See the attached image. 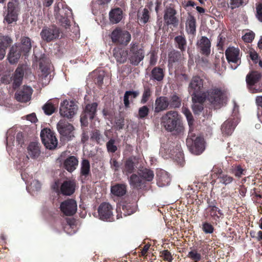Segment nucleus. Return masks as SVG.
<instances>
[{
    "label": "nucleus",
    "instance_id": "1",
    "mask_svg": "<svg viewBox=\"0 0 262 262\" xmlns=\"http://www.w3.org/2000/svg\"><path fill=\"white\" fill-rule=\"evenodd\" d=\"M203 83H190L188 91L192 95V108L194 114H199L203 110V103L206 99Z\"/></svg>",
    "mask_w": 262,
    "mask_h": 262
},
{
    "label": "nucleus",
    "instance_id": "2",
    "mask_svg": "<svg viewBox=\"0 0 262 262\" xmlns=\"http://www.w3.org/2000/svg\"><path fill=\"white\" fill-rule=\"evenodd\" d=\"M205 93L206 99L216 109L221 108L227 102L228 93L226 91L219 89H214L210 90Z\"/></svg>",
    "mask_w": 262,
    "mask_h": 262
},
{
    "label": "nucleus",
    "instance_id": "3",
    "mask_svg": "<svg viewBox=\"0 0 262 262\" xmlns=\"http://www.w3.org/2000/svg\"><path fill=\"white\" fill-rule=\"evenodd\" d=\"M179 115L176 111H169L161 118V124L167 130L172 132L181 129Z\"/></svg>",
    "mask_w": 262,
    "mask_h": 262
},
{
    "label": "nucleus",
    "instance_id": "4",
    "mask_svg": "<svg viewBox=\"0 0 262 262\" xmlns=\"http://www.w3.org/2000/svg\"><path fill=\"white\" fill-rule=\"evenodd\" d=\"M144 51L139 43L133 41L129 45L128 51V58L130 63L134 66H137L144 57Z\"/></svg>",
    "mask_w": 262,
    "mask_h": 262
},
{
    "label": "nucleus",
    "instance_id": "5",
    "mask_svg": "<svg viewBox=\"0 0 262 262\" xmlns=\"http://www.w3.org/2000/svg\"><path fill=\"white\" fill-rule=\"evenodd\" d=\"M39 72L38 76L41 80L49 81L52 79V75L51 74V62L49 58L45 54L41 55L38 59Z\"/></svg>",
    "mask_w": 262,
    "mask_h": 262
},
{
    "label": "nucleus",
    "instance_id": "6",
    "mask_svg": "<svg viewBox=\"0 0 262 262\" xmlns=\"http://www.w3.org/2000/svg\"><path fill=\"white\" fill-rule=\"evenodd\" d=\"M186 144L191 151L195 155L201 154L205 149L203 138L200 137H195L192 130L189 132L186 139Z\"/></svg>",
    "mask_w": 262,
    "mask_h": 262
},
{
    "label": "nucleus",
    "instance_id": "7",
    "mask_svg": "<svg viewBox=\"0 0 262 262\" xmlns=\"http://www.w3.org/2000/svg\"><path fill=\"white\" fill-rule=\"evenodd\" d=\"M111 38L114 43L126 46L131 40V34L126 30L116 28L112 32Z\"/></svg>",
    "mask_w": 262,
    "mask_h": 262
},
{
    "label": "nucleus",
    "instance_id": "8",
    "mask_svg": "<svg viewBox=\"0 0 262 262\" xmlns=\"http://www.w3.org/2000/svg\"><path fill=\"white\" fill-rule=\"evenodd\" d=\"M61 31L56 25H53L44 27L40 32L42 39L47 42L55 40L59 37Z\"/></svg>",
    "mask_w": 262,
    "mask_h": 262
},
{
    "label": "nucleus",
    "instance_id": "9",
    "mask_svg": "<svg viewBox=\"0 0 262 262\" xmlns=\"http://www.w3.org/2000/svg\"><path fill=\"white\" fill-rule=\"evenodd\" d=\"M40 137L45 146L49 149H53L57 147V140L55 133L49 128H44L40 133Z\"/></svg>",
    "mask_w": 262,
    "mask_h": 262
},
{
    "label": "nucleus",
    "instance_id": "10",
    "mask_svg": "<svg viewBox=\"0 0 262 262\" xmlns=\"http://www.w3.org/2000/svg\"><path fill=\"white\" fill-rule=\"evenodd\" d=\"M225 56L229 63H234L235 65L233 67L231 65L233 69H235L241 64V52L238 48L229 47L225 51Z\"/></svg>",
    "mask_w": 262,
    "mask_h": 262
},
{
    "label": "nucleus",
    "instance_id": "11",
    "mask_svg": "<svg viewBox=\"0 0 262 262\" xmlns=\"http://www.w3.org/2000/svg\"><path fill=\"white\" fill-rule=\"evenodd\" d=\"M57 128L60 135L65 140H70L74 137L73 126L64 120H61L57 124Z\"/></svg>",
    "mask_w": 262,
    "mask_h": 262
},
{
    "label": "nucleus",
    "instance_id": "12",
    "mask_svg": "<svg viewBox=\"0 0 262 262\" xmlns=\"http://www.w3.org/2000/svg\"><path fill=\"white\" fill-rule=\"evenodd\" d=\"M77 110V106L74 101L64 100L60 104V114L61 116L68 118L73 117Z\"/></svg>",
    "mask_w": 262,
    "mask_h": 262
},
{
    "label": "nucleus",
    "instance_id": "13",
    "mask_svg": "<svg viewBox=\"0 0 262 262\" xmlns=\"http://www.w3.org/2000/svg\"><path fill=\"white\" fill-rule=\"evenodd\" d=\"M183 57L180 52L176 50L170 51L168 55V67L176 70L183 64Z\"/></svg>",
    "mask_w": 262,
    "mask_h": 262
},
{
    "label": "nucleus",
    "instance_id": "14",
    "mask_svg": "<svg viewBox=\"0 0 262 262\" xmlns=\"http://www.w3.org/2000/svg\"><path fill=\"white\" fill-rule=\"evenodd\" d=\"M60 209L61 211L66 216H72L77 211V203L73 199H67L61 202Z\"/></svg>",
    "mask_w": 262,
    "mask_h": 262
},
{
    "label": "nucleus",
    "instance_id": "15",
    "mask_svg": "<svg viewBox=\"0 0 262 262\" xmlns=\"http://www.w3.org/2000/svg\"><path fill=\"white\" fill-rule=\"evenodd\" d=\"M107 82L111 81V76L108 73L101 69H96L89 74L87 81L93 82Z\"/></svg>",
    "mask_w": 262,
    "mask_h": 262
},
{
    "label": "nucleus",
    "instance_id": "16",
    "mask_svg": "<svg viewBox=\"0 0 262 262\" xmlns=\"http://www.w3.org/2000/svg\"><path fill=\"white\" fill-rule=\"evenodd\" d=\"M7 14L5 19L8 24L12 23L17 18L18 2L17 1L9 2L7 5Z\"/></svg>",
    "mask_w": 262,
    "mask_h": 262
},
{
    "label": "nucleus",
    "instance_id": "17",
    "mask_svg": "<svg viewBox=\"0 0 262 262\" xmlns=\"http://www.w3.org/2000/svg\"><path fill=\"white\" fill-rule=\"evenodd\" d=\"M33 90L31 87L24 85L15 94V98L20 102H27L31 100Z\"/></svg>",
    "mask_w": 262,
    "mask_h": 262
},
{
    "label": "nucleus",
    "instance_id": "18",
    "mask_svg": "<svg viewBox=\"0 0 262 262\" xmlns=\"http://www.w3.org/2000/svg\"><path fill=\"white\" fill-rule=\"evenodd\" d=\"M97 106L98 104L96 102L92 104H89L86 105L84 110V113L81 115L80 118V122L82 125H87L88 123L87 121L88 117H89L90 120H92L94 118Z\"/></svg>",
    "mask_w": 262,
    "mask_h": 262
},
{
    "label": "nucleus",
    "instance_id": "19",
    "mask_svg": "<svg viewBox=\"0 0 262 262\" xmlns=\"http://www.w3.org/2000/svg\"><path fill=\"white\" fill-rule=\"evenodd\" d=\"M177 11L173 7H167L164 11L163 16L165 23L167 25H172L177 27L178 25L179 20L176 16Z\"/></svg>",
    "mask_w": 262,
    "mask_h": 262
},
{
    "label": "nucleus",
    "instance_id": "20",
    "mask_svg": "<svg viewBox=\"0 0 262 262\" xmlns=\"http://www.w3.org/2000/svg\"><path fill=\"white\" fill-rule=\"evenodd\" d=\"M75 186L74 181L66 180L61 185L60 189L57 188L56 191L64 195H71L75 192Z\"/></svg>",
    "mask_w": 262,
    "mask_h": 262
},
{
    "label": "nucleus",
    "instance_id": "21",
    "mask_svg": "<svg viewBox=\"0 0 262 262\" xmlns=\"http://www.w3.org/2000/svg\"><path fill=\"white\" fill-rule=\"evenodd\" d=\"M197 48L201 54L208 56L210 54L211 42L206 36H202L196 43Z\"/></svg>",
    "mask_w": 262,
    "mask_h": 262
},
{
    "label": "nucleus",
    "instance_id": "22",
    "mask_svg": "<svg viewBox=\"0 0 262 262\" xmlns=\"http://www.w3.org/2000/svg\"><path fill=\"white\" fill-rule=\"evenodd\" d=\"M98 213L101 220L110 219L113 215L112 206L107 203H102L99 207Z\"/></svg>",
    "mask_w": 262,
    "mask_h": 262
},
{
    "label": "nucleus",
    "instance_id": "23",
    "mask_svg": "<svg viewBox=\"0 0 262 262\" xmlns=\"http://www.w3.org/2000/svg\"><path fill=\"white\" fill-rule=\"evenodd\" d=\"M23 52L18 48L17 45L12 46L8 54L7 59L10 63L13 64L18 62Z\"/></svg>",
    "mask_w": 262,
    "mask_h": 262
},
{
    "label": "nucleus",
    "instance_id": "24",
    "mask_svg": "<svg viewBox=\"0 0 262 262\" xmlns=\"http://www.w3.org/2000/svg\"><path fill=\"white\" fill-rule=\"evenodd\" d=\"M12 42V39L8 36H3L0 38V60L4 58L6 50Z\"/></svg>",
    "mask_w": 262,
    "mask_h": 262
},
{
    "label": "nucleus",
    "instance_id": "25",
    "mask_svg": "<svg viewBox=\"0 0 262 262\" xmlns=\"http://www.w3.org/2000/svg\"><path fill=\"white\" fill-rule=\"evenodd\" d=\"M17 47L23 52L24 55L26 56L31 49V39L28 37L23 36L21 38L20 43L17 45Z\"/></svg>",
    "mask_w": 262,
    "mask_h": 262
},
{
    "label": "nucleus",
    "instance_id": "26",
    "mask_svg": "<svg viewBox=\"0 0 262 262\" xmlns=\"http://www.w3.org/2000/svg\"><path fill=\"white\" fill-rule=\"evenodd\" d=\"M113 56L117 62L124 63L127 58L128 51L122 48H115L113 50Z\"/></svg>",
    "mask_w": 262,
    "mask_h": 262
},
{
    "label": "nucleus",
    "instance_id": "27",
    "mask_svg": "<svg viewBox=\"0 0 262 262\" xmlns=\"http://www.w3.org/2000/svg\"><path fill=\"white\" fill-rule=\"evenodd\" d=\"M78 164V160L77 158L71 156L68 157L63 162L64 168L69 172L73 171L77 167Z\"/></svg>",
    "mask_w": 262,
    "mask_h": 262
},
{
    "label": "nucleus",
    "instance_id": "28",
    "mask_svg": "<svg viewBox=\"0 0 262 262\" xmlns=\"http://www.w3.org/2000/svg\"><path fill=\"white\" fill-rule=\"evenodd\" d=\"M123 17V12L121 8L112 9L109 13V18L111 23L115 24L119 23Z\"/></svg>",
    "mask_w": 262,
    "mask_h": 262
},
{
    "label": "nucleus",
    "instance_id": "29",
    "mask_svg": "<svg viewBox=\"0 0 262 262\" xmlns=\"http://www.w3.org/2000/svg\"><path fill=\"white\" fill-rule=\"evenodd\" d=\"M64 10L63 9V10H61L60 12V9L58 5L54 7V11L56 12V15H57L58 12L60 15L61 18H59L60 22L65 26L69 25L70 20L69 17L72 14V11L71 9L67 8V10L65 11L66 12H64V15L62 14L61 15V13H62V11Z\"/></svg>",
    "mask_w": 262,
    "mask_h": 262
},
{
    "label": "nucleus",
    "instance_id": "30",
    "mask_svg": "<svg viewBox=\"0 0 262 262\" xmlns=\"http://www.w3.org/2000/svg\"><path fill=\"white\" fill-rule=\"evenodd\" d=\"M126 186L123 184H116L111 188V193L116 196H122L126 194Z\"/></svg>",
    "mask_w": 262,
    "mask_h": 262
},
{
    "label": "nucleus",
    "instance_id": "31",
    "mask_svg": "<svg viewBox=\"0 0 262 262\" xmlns=\"http://www.w3.org/2000/svg\"><path fill=\"white\" fill-rule=\"evenodd\" d=\"M169 104V103L167 97H160L158 98L155 102V112L159 113L166 110Z\"/></svg>",
    "mask_w": 262,
    "mask_h": 262
},
{
    "label": "nucleus",
    "instance_id": "32",
    "mask_svg": "<svg viewBox=\"0 0 262 262\" xmlns=\"http://www.w3.org/2000/svg\"><path fill=\"white\" fill-rule=\"evenodd\" d=\"M196 21L194 16L189 14L186 21V30L187 32L192 35L196 33Z\"/></svg>",
    "mask_w": 262,
    "mask_h": 262
},
{
    "label": "nucleus",
    "instance_id": "33",
    "mask_svg": "<svg viewBox=\"0 0 262 262\" xmlns=\"http://www.w3.org/2000/svg\"><path fill=\"white\" fill-rule=\"evenodd\" d=\"M28 155L32 159L37 158L40 154L39 145L36 142H31L27 148Z\"/></svg>",
    "mask_w": 262,
    "mask_h": 262
},
{
    "label": "nucleus",
    "instance_id": "34",
    "mask_svg": "<svg viewBox=\"0 0 262 262\" xmlns=\"http://www.w3.org/2000/svg\"><path fill=\"white\" fill-rule=\"evenodd\" d=\"M235 127V124L233 121L227 120L221 126V130L224 135H231Z\"/></svg>",
    "mask_w": 262,
    "mask_h": 262
},
{
    "label": "nucleus",
    "instance_id": "35",
    "mask_svg": "<svg viewBox=\"0 0 262 262\" xmlns=\"http://www.w3.org/2000/svg\"><path fill=\"white\" fill-rule=\"evenodd\" d=\"M211 217L214 221L219 220L221 216L223 215L222 211L216 206L209 205L208 206Z\"/></svg>",
    "mask_w": 262,
    "mask_h": 262
},
{
    "label": "nucleus",
    "instance_id": "36",
    "mask_svg": "<svg viewBox=\"0 0 262 262\" xmlns=\"http://www.w3.org/2000/svg\"><path fill=\"white\" fill-rule=\"evenodd\" d=\"M25 69L26 67L23 65L18 66L13 75V82H22Z\"/></svg>",
    "mask_w": 262,
    "mask_h": 262
},
{
    "label": "nucleus",
    "instance_id": "37",
    "mask_svg": "<svg viewBox=\"0 0 262 262\" xmlns=\"http://www.w3.org/2000/svg\"><path fill=\"white\" fill-rule=\"evenodd\" d=\"M164 76L163 69L159 67L154 68L151 71V78L158 81H161Z\"/></svg>",
    "mask_w": 262,
    "mask_h": 262
},
{
    "label": "nucleus",
    "instance_id": "38",
    "mask_svg": "<svg viewBox=\"0 0 262 262\" xmlns=\"http://www.w3.org/2000/svg\"><path fill=\"white\" fill-rule=\"evenodd\" d=\"M261 74L256 71L250 72L246 76V82H258L261 78Z\"/></svg>",
    "mask_w": 262,
    "mask_h": 262
},
{
    "label": "nucleus",
    "instance_id": "39",
    "mask_svg": "<svg viewBox=\"0 0 262 262\" xmlns=\"http://www.w3.org/2000/svg\"><path fill=\"white\" fill-rule=\"evenodd\" d=\"M174 41L177 44V48L182 52L185 50L187 44L186 40L184 36L178 35L174 37Z\"/></svg>",
    "mask_w": 262,
    "mask_h": 262
},
{
    "label": "nucleus",
    "instance_id": "40",
    "mask_svg": "<svg viewBox=\"0 0 262 262\" xmlns=\"http://www.w3.org/2000/svg\"><path fill=\"white\" fill-rule=\"evenodd\" d=\"M129 182L132 187L136 188H139L142 185V181L140 177L136 174H133L130 177Z\"/></svg>",
    "mask_w": 262,
    "mask_h": 262
},
{
    "label": "nucleus",
    "instance_id": "41",
    "mask_svg": "<svg viewBox=\"0 0 262 262\" xmlns=\"http://www.w3.org/2000/svg\"><path fill=\"white\" fill-rule=\"evenodd\" d=\"M139 93L137 91H126L124 96V103L126 107L129 105V99H134L138 96Z\"/></svg>",
    "mask_w": 262,
    "mask_h": 262
},
{
    "label": "nucleus",
    "instance_id": "42",
    "mask_svg": "<svg viewBox=\"0 0 262 262\" xmlns=\"http://www.w3.org/2000/svg\"><path fill=\"white\" fill-rule=\"evenodd\" d=\"M247 87L252 93L262 92V83H247Z\"/></svg>",
    "mask_w": 262,
    "mask_h": 262
},
{
    "label": "nucleus",
    "instance_id": "43",
    "mask_svg": "<svg viewBox=\"0 0 262 262\" xmlns=\"http://www.w3.org/2000/svg\"><path fill=\"white\" fill-rule=\"evenodd\" d=\"M182 112L187 118V120L190 127V131L192 130L194 120L191 113L186 107L182 108Z\"/></svg>",
    "mask_w": 262,
    "mask_h": 262
},
{
    "label": "nucleus",
    "instance_id": "44",
    "mask_svg": "<svg viewBox=\"0 0 262 262\" xmlns=\"http://www.w3.org/2000/svg\"><path fill=\"white\" fill-rule=\"evenodd\" d=\"M140 174L143 179L147 181H151L152 180L154 177V172L152 170L146 168L141 170Z\"/></svg>",
    "mask_w": 262,
    "mask_h": 262
},
{
    "label": "nucleus",
    "instance_id": "45",
    "mask_svg": "<svg viewBox=\"0 0 262 262\" xmlns=\"http://www.w3.org/2000/svg\"><path fill=\"white\" fill-rule=\"evenodd\" d=\"M90 170V162L88 160L84 159L82 161L81 166V173L83 176H87Z\"/></svg>",
    "mask_w": 262,
    "mask_h": 262
},
{
    "label": "nucleus",
    "instance_id": "46",
    "mask_svg": "<svg viewBox=\"0 0 262 262\" xmlns=\"http://www.w3.org/2000/svg\"><path fill=\"white\" fill-rule=\"evenodd\" d=\"M42 110L45 114L47 115H51L55 111V107L50 102H47L43 106Z\"/></svg>",
    "mask_w": 262,
    "mask_h": 262
},
{
    "label": "nucleus",
    "instance_id": "47",
    "mask_svg": "<svg viewBox=\"0 0 262 262\" xmlns=\"http://www.w3.org/2000/svg\"><path fill=\"white\" fill-rule=\"evenodd\" d=\"M249 0H230V7L231 9L238 8L248 3Z\"/></svg>",
    "mask_w": 262,
    "mask_h": 262
},
{
    "label": "nucleus",
    "instance_id": "48",
    "mask_svg": "<svg viewBox=\"0 0 262 262\" xmlns=\"http://www.w3.org/2000/svg\"><path fill=\"white\" fill-rule=\"evenodd\" d=\"M149 12L147 9L144 8L142 11L141 16L139 17V20L143 25L146 24L149 19Z\"/></svg>",
    "mask_w": 262,
    "mask_h": 262
},
{
    "label": "nucleus",
    "instance_id": "49",
    "mask_svg": "<svg viewBox=\"0 0 262 262\" xmlns=\"http://www.w3.org/2000/svg\"><path fill=\"white\" fill-rule=\"evenodd\" d=\"M106 148L108 152L114 153L117 150V147L115 145V140L114 139H111L106 143Z\"/></svg>",
    "mask_w": 262,
    "mask_h": 262
},
{
    "label": "nucleus",
    "instance_id": "50",
    "mask_svg": "<svg viewBox=\"0 0 262 262\" xmlns=\"http://www.w3.org/2000/svg\"><path fill=\"white\" fill-rule=\"evenodd\" d=\"M135 169V165L134 162L130 159L126 161L124 167V171L127 173H132Z\"/></svg>",
    "mask_w": 262,
    "mask_h": 262
},
{
    "label": "nucleus",
    "instance_id": "51",
    "mask_svg": "<svg viewBox=\"0 0 262 262\" xmlns=\"http://www.w3.org/2000/svg\"><path fill=\"white\" fill-rule=\"evenodd\" d=\"M218 179L220 180V182L225 185H228L233 181V178L228 174H222L218 176Z\"/></svg>",
    "mask_w": 262,
    "mask_h": 262
},
{
    "label": "nucleus",
    "instance_id": "52",
    "mask_svg": "<svg viewBox=\"0 0 262 262\" xmlns=\"http://www.w3.org/2000/svg\"><path fill=\"white\" fill-rule=\"evenodd\" d=\"M202 229L206 234H211L214 231L213 226L208 222H204L202 224Z\"/></svg>",
    "mask_w": 262,
    "mask_h": 262
},
{
    "label": "nucleus",
    "instance_id": "53",
    "mask_svg": "<svg viewBox=\"0 0 262 262\" xmlns=\"http://www.w3.org/2000/svg\"><path fill=\"white\" fill-rule=\"evenodd\" d=\"M122 208L123 211V213L124 216L130 215L135 211V209L131 207V205L128 204L122 205Z\"/></svg>",
    "mask_w": 262,
    "mask_h": 262
},
{
    "label": "nucleus",
    "instance_id": "54",
    "mask_svg": "<svg viewBox=\"0 0 262 262\" xmlns=\"http://www.w3.org/2000/svg\"><path fill=\"white\" fill-rule=\"evenodd\" d=\"M149 113V109L147 106H143L139 108L138 115L139 118L140 119H143L146 117Z\"/></svg>",
    "mask_w": 262,
    "mask_h": 262
},
{
    "label": "nucleus",
    "instance_id": "55",
    "mask_svg": "<svg viewBox=\"0 0 262 262\" xmlns=\"http://www.w3.org/2000/svg\"><path fill=\"white\" fill-rule=\"evenodd\" d=\"M188 256L195 262L199 261L201 258V255L196 250H192L188 254Z\"/></svg>",
    "mask_w": 262,
    "mask_h": 262
},
{
    "label": "nucleus",
    "instance_id": "56",
    "mask_svg": "<svg viewBox=\"0 0 262 262\" xmlns=\"http://www.w3.org/2000/svg\"><path fill=\"white\" fill-rule=\"evenodd\" d=\"M151 95L150 90L148 88H145L144 93L142 95V98L141 101V103H145L148 100Z\"/></svg>",
    "mask_w": 262,
    "mask_h": 262
},
{
    "label": "nucleus",
    "instance_id": "57",
    "mask_svg": "<svg viewBox=\"0 0 262 262\" xmlns=\"http://www.w3.org/2000/svg\"><path fill=\"white\" fill-rule=\"evenodd\" d=\"M101 139V135L99 130H94L91 132V139L93 141H95L97 143H99Z\"/></svg>",
    "mask_w": 262,
    "mask_h": 262
},
{
    "label": "nucleus",
    "instance_id": "58",
    "mask_svg": "<svg viewBox=\"0 0 262 262\" xmlns=\"http://www.w3.org/2000/svg\"><path fill=\"white\" fill-rule=\"evenodd\" d=\"M161 256L163 259L168 262H171L172 260V256L170 252L167 250H163L161 252Z\"/></svg>",
    "mask_w": 262,
    "mask_h": 262
},
{
    "label": "nucleus",
    "instance_id": "59",
    "mask_svg": "<svg viewBox=\"0 0 262 262\" xmlns=\"http://www.w3.org/2000/svg\"><path fill=\"white\" fill-rule=\"evenodd\" d=\"M170 105L172 107L174 108L180 107L181 105V101L179 98L177 96L173 95L172 96Z\"/></svg>",
    "mask_w": 262,
    "mask_h": 262
},
{
    "label": "nucleus",
    "instance_id": "60",
    "mask_svg": "<svg viewBox=\"0 0 262 262\" xmlns=\"http://www.w3.org/2000/svg\"><path fill=\"white\" fill-rule=\"evenodd\" d=\"M254 33L252 32L246 33L243 36V39L246 42L250 43L252 41L254 38Z\"/></svg>",
    "mask_w": 262,
    "mask_h": 262
},
{
    "label": "nucleus",
    "instance_id": "61",
    "mask_svg": "<svg viewBox=\"0 0 262 262\" xmlns=\"http://www.w3.org/2000/svg\"><path fill=\"white\" fill-rule=\"evenodd\" d=\"M245 170L243 169L241 165H238L235 167L234 169V175L238 178H240L244 173Z\"/></svg>",
    "mask_w": 262,
    "mask_h": 262
},
{
    "label": "nucleus",
    "instance_id": "62",
    "mask_svg": "<svg viewBox=\"0 0 262 262\" xmlns=\"http://www.w3.org/2000/svg\"><path fill=\"white\" fill-rule=\"evenodd\" d=\"M256 17L261 22H262V3H259L256 6Z\"/></svg>",
    "mask_w": 262,
    "mask_h": 262
},
{
    "label": "nucleus",
    "instance_id": "63",
    "mask_svg": "<svg viewBox=\"0 0 262 262\" xmlns=\"http://www.w3.org/2000/svg\"><path fill=\"white\" fill-rule=\"evenodd\" d=\"M31 187L33 190L37 191L41 188V184L38 181L34 180L31 184Z\"/></svg>",
    "mask_w": 262,
    "mask_h": 262
},
{
    "label": "nucleus",
    "instance_id": "64",
    "mask_svg": "<svg viewBox=\"0 0 262 262\" xmlns=\"http://www.w3.org/2000/svg\"><path fill=\"white\" fill-rule=\"evenodd\" d=\"M111 168L115 171H117L119 167V164L115 159H112L110 161Z\"/></svg>",
    "mask_w": 262,
    "mask_h": 262
}]
</instances>
